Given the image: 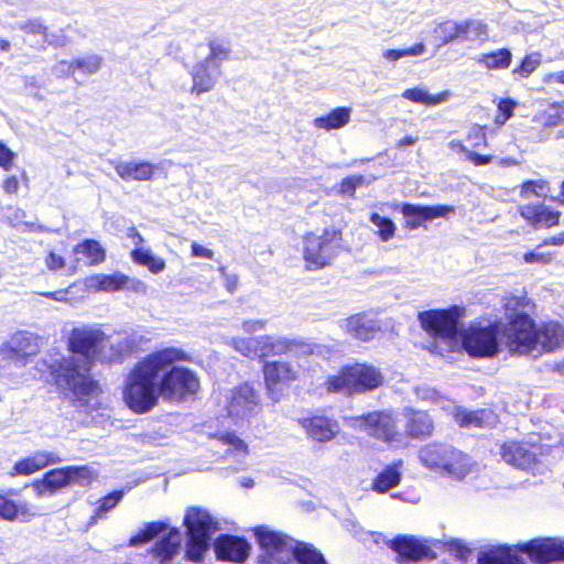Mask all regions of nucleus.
<instances>
[{
    "label": "nucleus",
    "instance_id": "1",
    "mask_svg": "<svg viewBox=\"0 0 564 564\" xmlns=\"http://www.w3.org/2000/svg\"><path fill=\"white\" fill-rule=\"evenodd\" d=\"M188 360L185 351L166 347L140 360L126 380L123 399L138 414L150 412L159 399L178 403L194 395L199 389L196 373L185 367L174 366Z\"/></svg>",
    "mask_w": 564,
    "mask_h": 564
},
{
    "label": "nucleus",
    "instance_id": "2",
    "mask_svg": "<svg viewBox=\"0 0 564 564\" xmlns=\"http://www.w3.org/2000/svg\"><path fill=\"white\" fill-rule=\"evenodd\" d=\"M68 345L72 355L53 366L52 373L65 397L76 405L85 406L99 390L98 382L90 377L94 359L118 362L122 358L123 345L91 325L74 328Z\"/></svg>",
    "mask_w": 564,
    "mask_h": 564
},
{
    "label": "nucleus",
    "instance_id": "3",
    "mask_svg": "<svg viewBox=\"0 0 564 564\" xmlns=\"http://www.w3.org/2000/svg\"><path fill=\"white\" fill-rule=\"evenodd\" d=\"M564 345V327L556 322L534 326L533 321L521 315L507 333V346L512 354L533 358L551 352Z\"/></svg>",
    "mask_w": 564,
    "mask_h": 564
},
{
    "label": "nucleus",
    "instance_id": "4",
    "mask_svg": "<svg viewBox=\"0 0 564 564\" xmlns=\"http://www.w3.org/2000/svg\"><path fill=\"white\" fill-rule=\"evenodd\" d=\"M254 534L262 549L260 564H327L323 554L311 544L265 528H257Z\"/></svg>",
    "mask_w": 564,
    "mask_h": 564
},
{
    "label": "nucleus",
    "instance_id": "5",
    "mask_svg": "<svg viewBox=\"0 0 564 564\" xmlns=\"http://www.w3.org/2000/svg\"><path fill=\"white\" fill-rule=\"evenodd\" d=\"M521 553L535 563L544 564L564 560V541L558 539H535L518 546H497L480 552L478 564H525Z\"/></svg>",
    "mask_w": 564,
    "mask_h": 564
},
{
    "label": "nucleus",
    "instance_id": "6",
    "mask_svg": "<svg viewBox=\"0 0 564 564\" xmlns=\"http://www.w3.org/2000/svg\"><path fill=\"white\" fill-rule=\"evenodd\" d=\"M382 383L383 375L379 369L367 364H354L343 367L337 375L329 376L325 387L328 392L351 395L372 391Z\"/></svg>",
    "mask_w": 564,
    "mask_h": 564
},
{
    "label": "nucleus",
    "instance_id": "7",
    "mask_svg": "<svg viewBox=\"0 0 564 564\" xmlns=\"http://www.w3.org/2000/svg\"><path fill=\"white\" fill-rule=\"evenodd\" d=\"M419 459L427 469L458 480L470 471L469 458L447 444L430 443L421 447Z\"/></svg>",
    "mask_w": 564,
    "mask_h": 564
},
{
    "label": "nucleus",
    "instance_id": "8",
    "mask_svg": "<svg viewBox=\"0 0 564 564\" xmlns=\"http://www.w3.org/2000/svg\"><path fill=\"white\" fill-rule=\"evenodd\" d=\"M184 524L188 535L186 557L189 561L199 562L209 549L212 534L219 529L218 522L207 510L191 507L186 511Z\"/></svg>",
    "mask_w": 564,
    "mask_h": 564
},
{
    "label": "nucleus",
    "instance_id": "9",
    "mask_svg": "<svg viewBox=\"0 0 564 564\" xmlns=\"http://www.w3.org/2000/svg\"><path fill=\"white\" fill-rule=\"evenodd\" d=\"M341 234L326 228L322 234L310 232L303 237L302 254L308 270H318L332 263L340 249Z\"/></svg>",
    "mask_w": 564,
    "mask_h": 564
},
{
    "label": "nucleus",
    "instance_id": "10",
    "mask_svg": "<svg viewBox=\"0 0 564 564\" xmlns=\"http://www.w3.org/2000/svg\"><path fill=\"white\" fill-rule=\"evenodd\" d=\"M498 324H471L463 333V347L473 357H494L499 350Z\"/></svg>",
    "mask_w": 564,
    "mask_h": 564
},
{
    "label": "nucleus",
    "instance_id": "11",
    "mask_svg": "<svg viewBox=\"0 0 564 564\" xmlns=\"http://www.w3.org/2000/svg\"><path fill=\"white\" fill-rule=\"evenodd\" d=\"M344 422L348 427L365 432L384 442L395 441L398 436L392 415L383 411H375L365 415L344 416Z\"/></svg>",
    "mask_w": 564,
    "mask_h": 564
},
{
    "label": "nucleus",
    "instance_id": "12",
    "mask_svg": "<svg viewBox=\"0 0 564 564\" xmlns=\"http://www.w3.org/2000/svg\"><path fill=\"white\" fill-rule=\"evenodd\" d=\"M225 398L227 415L236 422L249 420L261 408L259 393L247 382L230 389Z\"/></svg>",
    "mask_w": 564,
    "mask_h": 564
},
{
    "label": "nucleus",
    "instance_id": "13",
    "mask_svg": "<svg viewBox=\"0 0 564 564\" xmlns=\"http://www.w3.org/2000/svg\"><path fill=\"white\" fill-rule=\"evenodd\" d=\"M301 368L289 361H268L263 366L264 383L268 395L274 402L280 401L282 392L292 382L297 380Z\"/></svg>",
    "mask_w": 564,
    "mask_h": 564
},
{
    "label": "nucleus",
    "instance_id": "14",
    "mask_svg": "<svg viewBox=\"0 0 564 564\" xmlns=\"http://www.w3.org/2000/svg\"><path fill=\"white\" fill-rule=\"evenodd\" d=\"M457 310H430L419 313L421 326L432 336L445 340L451 345L457 333Z\"/></svg>",
    "mask_w": 564,
    "mask_h": 564
},
{
    "label": "nucleus",
    "instance_id": "15",
    "mask_svg": "<svg viewBox=\"0 0 564 564\" xmlns=\"http://www.w3.org/2000/svg\"><path fill=\"white\" fill-rule=\"evenodd\" d=\"M454 212L455 208L451 205L423 206L405 203L401 206V213L406 218L405 227L409 229H416L424 221L435 218H447Z\"/></svg>",
    "mask_w": 564,
    "mask_h": 564
},
{
    "label": "nucleus",
    "instance_id": "16",
    "mask_svg": "<svg viewBox=\"0 0 564 564\" xmlns=\"http://www.w3.org/2000/svg\"><path fill=\"white\" fill-rule=\"evenodd\" d=\"M297 423L305 430L308 437L321 443L330 442L340 430L335 419L322 414L301 417Z\"/></svg>",
    "mask_w": 564,
    "mask_h": 564
},
{
    "label": "nucleus",
    "instance_id": "17",
    "mask_svg": "<svg viewBox=\"0 0 564 564\" xmlns=\"http://www.w3.org/2000/svg\"><path fill=\"white\" fill-rule=\"evenodd\" d=\"M214 550L218 560L241 563L250 552V544L242 538L221 534L214 543Z\"/></svg>",
    "mask_w": 564,
    "mask_h": 564
},
{
    "label": "nucleus",
    "instance_id": "18",
    "mask_svg": "<svg viewBox=\"0 0 564 564\" xmlns=\"http://www.w3.org/2000/svg\"><path fill=\"white\" fill-rule=\"evenodd\" d=\"M389 544L398 554L400 561H419L424 557H434L432 550L413 536H397Z\"/></svg>",
    "mask_w": 564,
    "mask_h": 564
},
{
    "label": "nucleus",
    "instance_id": "19",
    "mask_svg": "<svg viewBox=\"0 0 564 564\" xmlns=\"http://www.w3.org/2000/svg\"><path fill=\"white\" fill-rule=\"evenodd\" d=\"M117 174L126 182L151 181L156 171V165L147 161H112Z\"/></svg>",
    "mask_w": 564,
    "mask_h": 564
},
{
    "label": "nucleus",
    "instance_id": "20",
    "mask_svg": "<svg viewBox=\"0 0 564 564\" xmlns=\"http://www.w3.org/2000/svg\"><path fill=\"white\" fill-rule=\"evenodd\" d=\"M500 454L506 463L521 469L530 468L536 459L533 446L518 442L505 443L500 448Z\"/></svg>",
    "mask_w": 564,
    "mask_h": 564
},
{
    "label": "nucleus",
    "instance_id": "21",
    "mask_svg": "<svg viewBox=\"0 0 564 564\" xmlns=\"http://www.w3.org/2000/svg\"><path fill=\"white\" fill-rule=\"evenodd\" d=\"M221 70L219 65L210 64V62H198L192 70L193 87L192 93L200 95L210 91L216 85Z\"/></svg>",
    "mask_w": 564,
    "mask_h": 564
},
{
    "label": "nucleus",
    "instance_id": "22",
    "mask_svg": "<svg viewBox=\"0 0 564 564\" xmlns=\"http://www.w3.org/2000/svg\"><path fill=\"white\" fill-rule=\"evenodd\" d=\"M340 327L356 339L368 341L380 329L377 321L364 315L356 314L340 322Z\"/></svg>",
    "mask_w": 564,
    "mask_h": 564
},
{
    "label": "nucleus",
    "instance_id": "23",
    "mask_svg": "<svg viewBox=\"0 0 564 564\" xmlns=\"http://www.w3.org/2000/svg\"><path fill=\"white\" fill-rule=\"evenodd\" d=\"M61 462L58 455L51 452H36L32 456L17 462L13 466L12 476L15 475H31L47 465L57 464Z\"/></svg>",
    "mask_w": 564,
    "mask_h": 564
},
{
    "label": "nucleus",
    "instance_id": "24",
    "mask_svg": "<svg viewBox=\"0 0 564 564\" xmlns=\"http://www.w3.org/2000/svg\"><path fill=\"white\" fill-rule=\"evenodd\" d=\"M37 351L36 339L32 334L26 332L17 333L3 349V354L10 359H22L26 356L34 355Z\"/></svg>",
    "mask_w": 564,
    "mask_h": 564
},
{
    "label": "nucleus",
    "instance_id": "25",
    "mask_svg": "<svg viewBox=\"0 0 564 564\" xmlns=\"http://www.w3.org/2000/svg\"><path fill=\"white\" fill-rule=\"evenodd\" d=\"M403 416L405 419V429L410 436L424 437L432 434L433 421L426 412L405 409Z\"/></svg>",
    "mask_w": 564,
    "mask_h": 564
},
{
    "label": "nucleus",
    "instance_id": "26",
    "mask_svg": "<svg viewBox=\"0 0 564 564\" xmlns=\"http://www.w3.org/2000/svg\"><path fill=\"white\" fill-rule=\"evenodd\" d=\"M182 533L178 529H171L169 533L155 543L154 556L160 564H166L180 551Z\"/></svg>",
    "mask_w": 564,
    "mask_h": 564
},
{
    "label": "nucleus",
    "instance_id": "27",
    "mask_svg": "<svg viewBox=\"0 0 564 564\" xmlns=\"http://www.w3.org/2000/svg\"><path fill=\"white\" fill-rule=\"evenodd\" d=\"M129 276L123 273L97 274L87 279L86 285L90 290L116 292L128 288Z\"/></svg>",
    "mask_w": 564,
    "mask_h": 564
},
{
    "label": "nucleus",
    "instance_id": "28",
    "mask_svg": "<svg viewBox=\"0 0 564 564\" xmlns=\"http://www.w3.org/2000/svg\"><path fill=\"white\" fill-rule=\"evenodd\" d=\"M350 118L351 108L337 107L325 116L316 117L313 120V126L326 131L341 129L349 123Z\"/></svg>",
    "mask_w": 564,
    "mask_h": 564
},
{
    "label": "nucleus",
    "instance_id": "29",
    "mask_svg": "<svg viewBox=\"0 0 564 564\" xmlns=\"http://www.w3.org/2000/svg\"><path fill=\"white\" fill-rule=\"evenodd\" d=\"M503 306L506 310V316L509 319V323L503 328V336L507 339L508 329L512 326V324L517 319H520L521 315H525L527 317H530V315H529L530 301L524 295H509L505 299Z\"/></svg>",
    "mask_w": 564,
    "mask_h": 564
},
{
    "label": "nucleus",
    "instance_id": "30",
    "mask_svg": "<svg viewBox=\"0 0 564 564\" xmlns=\"http://www.w3.org/2000/svg\"><path fill=\"white\" fill-rule=\"evenodd\" d=\"M34 516L35 513L31 511L26 503H15L13 500L0 495V518L9 521H29Z\"/></svg>",
    "mask_w": 564,
    "mask_h": 564
},
{
    "label": "nucleus",
    "instance_id": "31",
    "mask_svg": "<svg viewBox=\"0 0 564 564\" xmlns=\"http://www.w3.org/2000/svg\"><path fill=\"white\" fill-rule=\"evenodd\" d=\"M69 485L67 468H56L47 471L41 480L34 484L37 495L42 496L44 490L47 489L54 492L65 486Z\"/></svg>",
    "mask_w": 564,
    "mask_h": 564
},
{
    "label": "nucleus",
    "instance_id": "32",
    "mask_svg": "<svg viewBox=\"0 0 564 564\" xmlns=\"http://www.w3.org/2000/svg\"><path fill=\"white\" fill-rule=\"evenodd\" d=\"M456 422L462 426H488L496 422L494 413L489 410L467 411L457 410L455 413Z\"/></svg>",
    "mask_w": 564,
    "mask_h": 564
},
{
    "label": "nucleus",
    "instance_id": "33",
    "mask_svg": "<svg viewBox=\"0 0 564 564\" xmlns=\"http://www.w3.org/2000/svg\"><path fill=\"white\" fill-rule=\"evenodd\" d=\"M401 481V473L397 465L386 467L377 477L372 480V490L384 494L391 488L398 486Z\"/></svg>",
    "mask_w": 564,
    "mask_h": 564
},
{
    "label": "nucleus",
    "instance_id": "34",
    "mask_svg": "<svg viewBox=\"0 0 564 564\" xmlns=\"http://www.w3.org/2000/svg\"><path fill=\"white\" fill-rule=\"evenodd\" d=\"M231 347L248 358H263L262 355V336L243 338L235 337L230 340Z\"/></svg>",
    "mask_w": 564,
    "mask_h": 564
},
{
    "label": "nucleus",
    "instance_id": "35",
    "mask_svg": "<svg viewBox=\"0 0 564 564\" xmlns=\"http://www.w3.org/2000/svg\"><path fill=\"white\" fill-rule=\"evenodd\" d=\"M512 54L507 48L481 54L477 57V63L485 66L487 69H506L511 64Z\"/></svg>",
    "mask_w": 564,
    "mask_h": 564
},
{
    "label": "nucleus",
    "instance_id": "36",
    "mask_svg": "<svg viewBox=\"0 0 564 564\" xmlns=\"http://www.w3.org/2000/svg\"><path fill=\"white\" fill-rule=\"evenodd\" d=\"M449 94L443 91L437 95H430L424 88H410L402 93V97L413 102L422 104L425 106H435L447 100Z\"/></svg>",
    "mask_w": 564,
    "mask_h": 564
},
{
    "label": "nucleus",
    "instance_id": "37",
    "mask_svg": "<svg viewBox=\"0 0 564 564\" xmlns=\"http://www.w3.org/2000/svg\"><path fill=\"white\" fill-rule=\"evenodd\" d=\"M131 257L134 262L147 267L152 273H160L165 269V261L154 256L149 249L137 248Z\"/></svg>",
    "mask_w": 564,
    "mask_h": 564
},
{
    "label": "nucleus",
    "instance_id": "38",
    "mask_svg": "<svg viewBox=\"0 0 564 564\" xmlns=\"http://www.w3.org/2000/svg\"><path fill=\"white\" fill-rule=\"evenodd\" d=\"M76 254H83L87 258L90 265L99 264L105 260V250L96 240H86L75 248Z\"/></svg>",
    "mask_w": 564,
    "mask_h": 564
},
{
    "label": "nucleus",
    "instance_id": "39",
    "mask_svg": "<svg viewBox=\"0 0 564 564\" xmlns=\"http://www.w3.org/2000/svg\"><path fill=\"white\" fill-rule=\"evenodd\" d=\"M293 343L284 337L262 336V355H281L292 349Z\"/></svg>",
    "mask_w": 564,
    "mask_h": 564
},
{
    "label": "nucleus",
    "instance_id": "40",
    "mask_svg": "<svg viewBox=\"0 0 564 564\" xmlns=\"http://www.w3.org/2000/svg\"><path fill=\"white\" fill-rule=\"evenodd\" d=\"M538 120L545 127H555L564 123V100L547 106L539 113Z\"/></svg>",
    "mask_w": 564,
    "mask_h": 564
},
{
    "label": "nucleus",
    "instance_id": "41",
    "mask_svg": "<svg viewBox=\"0 0 564 564\" xmlns=\"http://www.w3.org/2000/svg\"><path fill=\"white\" fill-rule=\"evenodd\" d=\"M369 220L377 227L376 235L380 238L381 241L388 242L394 237L397 226L392 219L383 217L378 213H372L369 217Z\"/></svg>",
    "mask_w": 564,
    "mask_h": 564
},
{
    "label": "nucleus",
    "instance_id": "42",
    "mask_svg": "<svg viewBox=\"0 0 564 564\" xmlns=\"http://www.w3.org/2000/svg\"><path fill=\"white\" fill-rule=\"evenodd\" d=\"M218 440L224 446L227 447L225 453L228 456L242 458L248 454V445L232 433H225Z\"/></svg>",
    "mask_w": 564,
    "mask_h": 564
},
{
    "label": "nucleus",
    "instance_id": "43",
    "mask_svg": "<svg viewBox=\"0 0 564 564\" xmlns=\"http://www.w3.org/2000/svg\"><path fill=\"white\" fill-rule=\"evenodd\" d=\"M67 474L70 484L88 486L97 477V471L89 466H68Z\"/></svg>",
    "mask_w": 564,
    "mask_h": 564
},
{
    "label": "nucleus",
    "instance_id": "44",
    "mask_svg": "<svg viewBox=\"0 0 564 564\" xmlns=\"http://www.w3.org/2000/svg\"><path fill=\"white\" fill-rule=\"evenodd\" d=\"M426 51V47L424 43H416L415 45L402 48V50H394V48H388L382 52V57L387 59L390 63H395L399 59L403 57H412V56H420L424 54Z\"/></svg>",
    "mask_w": 564,
    "mask_h": 564
},
{
    "label": "nucleus",
    "instance_id": "45",
    "mask_svg": "<svg viewBox=\"0 0 564 564\" xmlns=\"http://www.w3.org/2000/svg\"><path fill=\"white\" fill-rule=\"evenodd\" d=\"M122 497V490L112 491L108 496L104 497L100 500L99 507L91 517L89 524H95L99 519H102L107 512L111 511L120 502Z\"/></svg>",
    "mask_w": 564,
    "mask_h": 564
},
{
    "label": "nucleus",
    "instance_id": "46",
    "mask_svg": "<svg viewBox=\"0 0 564 564\" xmlns=\"http://www.w3.org/2000/svg\"><path fill=\"white\" fill-rule=\"evenodd\" d=\"M550 189L549 182L545 180H531L525 181L520 186V196L522 198H528L531 195L535 197H545Z\"/></svg>",
    "mask_w": 564,
    "mask_h": 564
},
{
    "label": "nucleus",
    "instance_id": "47",
    "mask_svg": "<svg viewBox=\"0 0 564 564\" xmlns=\"http://www.w3.org/2000/svg\"><path fill=\"white\" fill-rule=\"evenodd\" d=\"M455 24L456 21L448 20L435 25L433 33L435 39L438 41L437 47L455 41Z\"/></svg>",
    "mask_w": 564,
    "mask_h": 564
},
{
    "label": "nucleus",
    "instance_id": "48",
    "mask_svg": "<svg viewBox=\"0 0 564 564\" xmlns=\"http://www.w3.org/2000/svg\"><path fill=\"white\" fill-rule=\"evenodd\" d=\"M166 529L165 524L162 522H152L149 523L142 532L132 536L129 541L131 546H135L143 542L150 541L155 538L159 533L163 532Z\"/></svg>",
    "mask_w": 564,
    "mask_h": 564
},
{
    "label": "nucleus",
    "instance_id": "49",
    "mask_svg": "<svg viewBox=\"0 0 564 564\" xmlns=\"http://www.w3.org/2000/svg\"><path fill=\"white\" fill-rule=\"evenodd\" d=\"M102 58L97 54H90L74 61L75 69H80L84 74L91 75L99 70Z\"/></svg>",
    "mask_w": 564,
    "mask_h": 564
},
{
    "label": "nucleus",
    "instance_id": "50",
    "mask_svg": "<svg viewBox=\"0 0 564 564\" xmlns=\"http://www.w3.org/2000/svg\"><path fill=\"white\" fill-rule=\"evenodd\" d=\"M541 62L542 55L536 52L532 53L523 58L520 66L513 69V73L527 78L538 68Z\"/></svg>",
    "mask_w": 564,
    "mask_h": 564
},
{
    "label": "nucleus",
    "instance_id": "51",
    "mask_svg": "<svg viewBox=\"0 0 564 564\" xmlns=\"http://www.w3.org/2000/svg\"><path fill=\"white\" fill-rule=\"evenodd\" d=\"M560 213L540 205L535 226L552 227L558 224Z\"/></svg>",
    "mask_w": 564,
    "mask_h": 564
},
{
    "label": "nucleus",
    "instance_id": "52",
    "mask_svg": "<svg viewBox=\"0 0 564 564\" xmlns=\"http://www.w3.org/2000/svg\"><path fill=\"white\" fill-rule=\"evenodd\" d=\"M229 56V50L221 44L212 43L210 52L204 62H210V64L219 65L226 61Z\"/></svg>",
    "mask_w": 564,
    "mask_h": 564
},
{
    "label": "nucleus",
    "instance_id": "53",
    "mask_svg": "<svg viewBox=\"0 0 564 564\" xmlns=\"http://www.w3.org/2000/svg\"><path fill=\"white\" fill-rule=\"evenodd\" d=\"M17 28L29 34L46 36L47 29L40 19H31L28 21L19 22L17 23Z\"/></svg>",
    "mask_w": 564,
    "mask_h": 564
},
{
    "label": "nucleus",
    "instance_id": "54",
    "mask_svg": "<svg viewBox=\"0 0 564 564\" xmlns=\"http://www.w3.org/2000/svg\"><path fill=\"white\" fill-rule=\"evenodd\" d=\"M517 107V102L511 99H502L498 104V115L496 117V123L503 124L511 118Z\"/></svg>",
    "mask_w": 564,
    "mask_h": 564
},
{
    "label": "nucleus",
    "instance_id": "55",
    "mask_svg": "<svg viewBox=\"0 0 564 564\" xmlns=\"http://www.w3.org/2000/svg\"><path fill=\"white\" fill-rule=\"evenodd\" d=\"M467 29L469 32V41H476L487 35V25L479 20H468Z\"/></svg>",
    "mask_w": 564,
    "mask_h": 564
},
{
    "label": "nucleus",
    "instance_id": "56",
    "mask_svg": "<svg viewBox=\"0 0 564 564\" xmlns=\"http://www.w3.org/2000/svg\"><path fill=\"white\" fill-rule=\"evenodd\" d=\"M365 183V177L361 175H352L343 180L340 184V192L352 196L356 188Z\"/></svg>",
    "mask_w": 564,
    "mask_h": 564
},
{
    "label": "nucleus",
    "instance_id": "57",
    "mask_svg": "<svg viewBox=\"0 0 564 564\" xmlns=\"http://www.w3.org/2000/svg\"><path fill=\"white\" fill-rule=\"evenodd\" d=\"M15 158L17 154L0 141V167H2L4 171H10L13 166Z\"/></svg>",
    "mask_w": 564,
    "mask_h": 564
},
{
    "label": "nucleus",
    "instance_id": "58",
    "mask_svg": "<svg viewBox=\"0 0 564 564\" xmlns=\"http://www.w3.org/2000/svg\"><path fill=\"white\" fill-rule=\"evenodd\" d=\"M473 148H480L487 144L486 134L480 127H473L467 135Z\"/></svg>",
    "mask_w": 564,
    "mask_h": 564
},
{
    "label": "nucleus",
    "instance_id": "59",
    "mask_svg": "<svg viewBox=\"0 0 564 564\" xmlns=\"http://www.w3.org/2000/svg\"><path fill=\"white\" fill-rule=\"evenodd\" d=\"M219 272L223 275L224 285H225L226 290L230 293H234L238 288V282H239L238 275L235 273H228L226 271L225 267H220Z\"/></svg>",
    "mask_w": 564,
    "mask_h": 564
},
{
    "label": "nucleus",
    "instance_id": "60",
    "mask_svg": "<svg viewBox=\"0 0 564 564\" xmlns=\"http://www.w3.org/2000/svg\"><path fill=\"white\" fill-rule=\"evenodd\" d=\"M551 258L550 253L541 252L538 249L524 254L527 263H547L551 261Z\"/></svg>",
    "mask_w": 564,
    "mask_h": 564
},
{
    "label": "nucleus",
    "instance_id": "61",
    "mask_svg": "<svg viewBox=\"0 0 564 564\" xmlns=\"http://www.w3.org/2000/svg\"><path fill=\"white\" fill-rule=\"evenodd\" d=\"M267 322L264 319H247L242 322L241 328L245 333H257L264 329Z\"/></svg>",
    "mask_w": 564,
    "mask_h": 564
},
{
    "label": "nucleus",
    "instance_id": "62",
    "mask_svg": "<svg viewBox=\"0 0 564 564\" xmlns=\"http://www.w3.org/2000/svg\"><path fill=\"white\" fill-rule=\"evenodd\" d=\"M52 70L56 76H59V77L67 76L75 70V63L67 62V61H61L56 65L53 66Z\"/></svg>",
    "mask_w": 564,
    "mask_h": 564
},
{
    "label": "nucleus",
    "instance_id": "63",
    "mask_svg": "<svg viewBox=\"0 0 564 564\" xmlns=\"http://www.w3.org/2000/svg\"><path fill=\"white\" fill-rule=\"evenodd\" d=\"M540 205H525L520 207L519 212L521 217L531 221L535 226Z\"/></svg>",
    "mask_w": 564,
    "mask_h": 564
},
{
    "label": "nucleus",
    "instance_id": "64",
    "mask_svg": "<svg viewBox=\"0 0 564 564\" xmlns=\"http://www.w3.org/2000/svg\"><path fill=\"white\" fill-rule=\"evenodd\" d=\"M45 264L50 270H58L65 265V260L63 257L54 252H50L45 258Z\"/></svg>",
    "mask_w": 564,
    "mask_h": 564
}]
</instances>
